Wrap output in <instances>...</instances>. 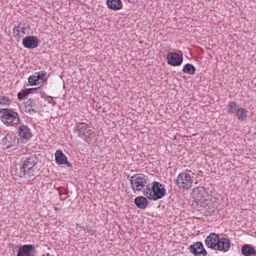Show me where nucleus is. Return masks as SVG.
Returning <instances> with one entry per match:
<instances>
[{"instance_id":"obj_1","label":"nucleus","mask_w":256,"mask_h":256,"mask_svg":"<svg viewBox=\"0 0 256 256\" xmlns=\"http://www.w3.org/2000/svg\"><path fill=\"white\" fill-rule=\"evenodd\" d=\"M0 118L7 126H14L20 122L18 114L12 110L7 108L0 110Z\"/></svg>"},{"instance_id":"obj_2","label":"nucleus","mask_w":256,"mask_h":256,"mask_svg":"<svg viewBox=\"0 0 256 256\" xmlns=\"http://www.w3.org/2000/svg\"><path fill=\"white\" fill-rule=\"evenodd\" d=\"M22 164L20 167L23 175L24 176L28 174L30 176H34V174L32 172L33 168L37 164V158L36 155H32L26 158H22Z\"/></svg>"},{"instance_id":"obj_3","label":"nucleus","mask_w":256,"mask_h":256,"mask_svg":"<svg viewBox=\"0 0 256 256\" xmlns=\"http://www.w3.org/2000/svg\"><path fill=\"white\" fill-rule=\"evenodd\" d=\"M74 132L77 133L78 137L87 142L88 138L93 133L90 127L84 122H76Z\"/></svg>"},{"instance_id":"obj_4","label":"nucleus","mask_w":256,"mask_h":256,"mask_svg":"<svg viewBox=\"0 0 256 256\" xmlns=\"http://www.w3.org/2000/svg\"><path fill=\"white\" fill-rule=\"evenodd\" d=\"M148 177L144 174H134L131 176L130 182L132 189L134 191L142 190L148 183Z\"/></svg>"},{"instance_id":"obj_5","label":"nucleus","mask_w":256,"mask_h":256,"mask_svg":"<svg viewBox=\"0 0 256 256\" xmlns=\"http://www.w3.org/2000/svg\"><path fill=\"white\" fill-rule=\"evenodd\" d=\"M194 201L197 205L205 202L208 198V194L206 188L196 187L194 188L191 194Z\"/></svg>"},{"instance_id":"obj_6","label":"nucleus","mask_w":256,"mask_h":256,"mask_svg":"<svg viewBox=\"0 0 256 256\" xmlns=\"http://www.w3.org/2000/svg\"><path fill=\"white\" fill-rule=\"evenodd\" d=\"M152 194L149 195V200H157L162 198L166 194L164 186L158 182H154L152 184Z\"/></svg>"},{"instance_id":"obj_7","label":"nucleus","mask_w":256,"mask_h":256,"mask_svg":"<svg viewBox=\"0 0 256 256\" xmlns=\"http://www.w3.org/2000/svg\"><path fill=\"white\" fill-rule=\"evenodd\" d=\"M176 182L179 188L186 190H188L192 186V180L190 174L184 172L178 175Z\"/></svg>"},{"instance_id":"obj_8","label":"nucleus","mask_w":256,"mask_h":256,"mask_svg":"<svg viewBox=\"0 0 256 256\" xmlns=\"http://www.w3.org/2000/svg\"><path fill=\"white\" fill-rule=\"evenodd\" d=\"M188 249L194 256H206L208 254L202 243L200 242H194L188 247Z\"/></svg>"},{"instance_id":"obj_9","label":"nucleus","mask_w":256,"mask_h":256,"mask_svg":"<svg viewBox=\"0 0 256 256\" xmlns=\"http://www.w3.org/2000/svg\"><path fill=\"white\" fill-rule=\"evenodd\" d=\"M2 144L6 149L11 148L18 144V138L13 134H8L2 140Z\"/></svg>"},{"instance_id":"obj_10","label":"nucleus","mask_w":256,"mask_h":256,"mask_svg":"<svg viewBox=\"0 0 256 256\" xmlns=\"http://www.w3.org/2000/svg\"><path fill=\"white\" fill-rule=\"evenodd\" d=\"M168 63L172 66H179L183 61V57L182 54L179 55L176 52H170L166 56Z\"/></svg>"},{"instance_id":"obj_11","label":"nucleus","mask_w":256,"mask_h":256,"mask_svg":"<svg viewBox=\"0 0 256 256\" xmlns=\"http://www.w3.org/2000/svg\"><path fill=\"white\" fill-rule=\"evenodd\" d=\"M219 240V236L214 232H210L206 238L204 243L208 248L216 250Z\"/></svg>"},{"instance_id":"obj_12","label":"nucleus","mask_w":256,"mask_h":256,"mask_svg":"<svg viewBox=\"0 0 256 256\" xmlns=\"http://www.w3.org/2000/svg\"><path fill=\"white\" fill-rule=\"evenodd\" d=\"M39 40L37 37L34 36H26L22 40V44L24 48L32 49L36 48L38 44Z\"/></svg>"},{"instance_id":"obj_13","label":"nucleus","mask_w":256,"mask_h":256,"mask_svg":"<svg viewBox=\"0 0 256 256\" xmlns=\"http://www.w3.org/2000/svg\"><path fill=\"white\" fill-rule=\"evenodd\" d=\"M231 242L230 240L227 238H219L216 250L223 252H228L230 248Z\"/></svg>"},{"instance_id":"obj_14","label":"nucleus","mask_w":256,"mask_h":256,"mask_svg":"<svg viewBox=\"0 0 256 256\" xmlns=\"http://www.w3.org/2000/svg\"><path fill=\"white\" fill-rule=\"evenodd\" d=\"M56 162L58 164H65L68 167H72V164L67 160V158L62 150H57L54 154Z\"/></svg>"},{"instance_id":"obj_15","label":"nucleus","mask_w":256,"mask_h":256,"mask_svg":"<svg viewBox=\"0 0 256 256\" xmlns=\"http://www.w3.org/2000/svg\"><path fill=\"white\" fill-rule=\"evenodd\" d=\"M35 248L32 244H24L19 248L17 256H32L30 252H35Z\"/></svg>"},{"instance_id":"obj_16","label":"nucleus","mask_w":256,"mask_h":256,"mask_svg":"<svg viewBox=\"0 0 256 256\" xmlns=\"http://www.w3.org/2000/svg\"><path fill=\"white\" fill-rule=\"evenodd\" d=\"M18 136L24 140H29L32 136L30 128L26 125L22 124L18 132Z\"/></svg>"},{"instance_id":"obj_17","label":"nucleus","mask_w":256,"mask_h":256,"mask_svg":"<svg viewBox=\"0 0 256 256\" xmlns=\"http://www.w3.org/2000/svg\"><path fill=\"white\" fill-rule=\"evenodd\" d=\"M24 106V111L26 112L32 114V112L34 113L38 112V110L35 108L37 106V104L35 100L32 98H30L25 102Z\"/></svg>"},{"instance_id":"obj_18","label":"nucleus","mask_w":256,"mask_h":256,"mask_svg":"<svg viewBox=\"0 0 256 256\" xmlns=\"http://www.w3.org/2000/svg\"><path fill=\"white\" fill-rule=\"evenodd\" d=\"M108 7L111 10L116 11L122 8V4L121 0H107Z\"/></svg>"},{"instance_id":"obj_19","label":"nucleus","mask_w":256,"mask_h":256,"mask_svg":"<svg viewBox=\"0 0 256 256\" xmlns=\"http://www.w3.org/2000/svg\"><path fill=\"white\" fill-rule=\"evenodd\" d=\"M134 204L137 208L143 210L147 207L148 202L146 198L139 196L135 198Z\"/></svg>"},{"instance_id":"obj_20","label":"nucleus","mask_w":256,"mask_h":256,"mask_svg":"<svg viewBox=\"0 0 256 256\" xmlns=\"http://www.w3.org/2000/svg\"><path fill=\"white\" fill-rule=\"evenodd\" d=\"M242 253L245 256H251L256 254V250L250 244H246L242 247Z\"/></svg>"},{"instance_id":"obj_21","label":"nucleus","mask_w":256,"mask_h":256,"mask_svg":"<svg viewBox=\"0 0 256 256\" xmlns=\"http://www.w3.org/2000/svg\"><path fill=\"white\" fill-rule=\"evenodd\" d=\"M40 90V87L24 90L18 93V98L20 100H24L25 98L27 96L28 94L34 92V91L39 90Z\"/></svg>"},{"instance_id":"obj_22","label":"nucleus","mask_w":256,"mask_h":256,"mask_svg":"<svg viewBox=\"0 0 256 256\" xmlns=\"http://www.w3.org/2000/svg\"><path fill=\"white\" fill-rule=\"evenodd\" d=\"M182 71L187 74H194L196 72L195 67L191 64H186L184 66Z\"/></svg>"},{"instance_id":"obj_23","label":"nucleus","mask_w":256,"mask_h":256,"mask_svg":"<svg viewBox=\"0 0 256 256\" xmlns=\"http://www.w3.org/2000/svg\"><path fill=\"white\" fill-rule=\"evenodd\" d=\"M247 111L245 110L244 108H240L238 109V111L236 112V116L238 120L243 121L244 120V118L247 117L246 115Z\"/></svg>"},{"instance_id":"obj_24","label":"nucleus","mask_w":256,"mask_h":256,"mask_svg":"<svg viewBox=\"0 0 256 256\" xmlns=\"http://www.w3.org/2000/svg\"><path fill=\"white\" fill-rule=\"evenodd\" d=\"M240 108L238 104L235 102H229L228 104V112L230 114H234L236 112L238 109Z\"/></svg>"},{"instance_id":"obj_25","label":"nucleus","mask_w":256,"mask_h":256,"mask_svg":"<svg viewBox=\"0 0 256 256\" xmlns=\"http://www.w3.org/2000/svg\"><path fill=\"white\" fill-rule=\"evenodd\" d=\"M146 188H144L142 190L143 194L146 196L148 199H149V195L152 194V186L150 187V184H146Z\"/></svg>"},{"instance_id":"obj_26","label":"nucleus","mask_w":256,"mask_h":256,"mask_svg":"<svg viewBox=\"0 0 256 256\" xmlns=\"http://www.w3.org/2000/svg\"><path fill=\"white\" fill-rule=\"evenodd\" d=\"M28 82L30 86H36L40 84L39 81L36 76V75H32L29 76Z\"/></svg>"},{"instance_id":"obj_27","label":"nucleus","mask_w":256,"mask_h":256,"mask_svg":"<svg viewBox=\"0 0 256 256\" xmlns=\"http://www.w3.org/2000/svg\"><path fill=\"white\" fill-rule=\"evenodd\" d=\"M46 72L44 71H40L38 72H35L34 74L36 75V76L37 79L39 81L40 80H41L43 82H45L46 80H44V78L46 76Z\"/></svg>"},{"instance_id":"obj_28","label":"nucleus","mask_w":256,"mask_h":256,"mask_svg":"<svg viewBox=\"0 0 256 256\" xmlns=\"http://www.w3.org/2000/svg\"><path fill=\"white\" fill-rule=\"evenodd\" d=\"M10 100L6 96H0V105L1 106H6L10 104Z\"/></svg>"},{"instance_id":"obj_29","label":"nucleus","mask_w":256,"mask_h":256,"mask_svg":"<svg viewBox=\"0 0 256 256\" xmlns=\"http://www.w3.org/2000/svg\"><path fill=\"white\" fill-rule=\"evenodd\" d=\"M46 100H48V103L52 104L53 106L56 104V101L53 100V98L50 96H46Z\"/></svg>"},{"instance_id":"obj_30","label":"nucleus","mask_w":256,"mask_h":256,"mask_svg":"<svg viewBox=\"0 0 256 256\" xmlns=\"http://www.w3.org/2000/svg\"><path fill=\"white\" fill-rule=\"evenodd\" d=\"M84 230L86 232H92V234H94L95 232L94 230H91V228L88 226H86L85 228H84Z\"/></svg>"},{"instance_id":"obj_31","label":"nucleus","mask_w":256,"mask_h":256,"mask_svg":"<svg viewBox=\"0 0 256 256\" xmlns=\"http://www.w3.org/2000/svg\"><path fill=\"white\" fill-rule=\"evenodd\" d=\"M20 24L17 27L14 28V30H13L14 34L18 33V32H20V31L21 30H20Z\"/></svg>"},{"instance_id":"obj_32","label":"nucleus","mask_w":256,"mask_h":256,"mask_svg":"<svg viewBox=\"0 0 256 256\" xmlns=\"http://www.w3.org/2000/svg\"><path fill=\"white\" fill-rule=\"evenodd\" d=\"M14 34V37L16 38H20L21 37L20 32H18V33H16Z\"/></svg>"},{"instance_id":"obj_33","label":"nucleus","mask_w":256,"mask_h":256,"mask_svg":"<svg viewBox=\"0 0 256 256\" xmlns=\"http://www.w3.org/2000/svg\"><path fill=\"white\" fill-rule=\"evenodd\" d=\"M66 198V196H62V194H60V199L62 200H64Z\"/></svg>"},{"instance_id":"obj_34","label":"nucleus","mask_w":256,"mask_h":256,"mask_svg":"<svg viewBox=\"0 0 256 256\" xmlns=\"http://www.w3.org/2000/svg\"><path fill=\"white\" fill-rule=\"evenodd\" d=\"M20 30H21L20 31V32H21L22 33V34H25V32H24V30H26V28H24V27H22V28H20Z\"/></svg>"},{"instance_id":"obj_35","label":"nucleus","mask_w":256,"mask_h":256,"mask_svg":"<svg viewBox=\"0 0 256 256\" xmlns=\"http://www.w3.org/2000/svg\"><path fill=\"white\" fill-rule=\"evenodd\" d=\"M42 256H50V255L49 253H46V254H42Z\"/></svg>"}]
</instances>
